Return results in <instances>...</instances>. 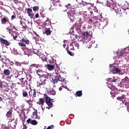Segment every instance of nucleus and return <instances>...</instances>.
Here are the masks:
<instances>
[{
    "label": "nucleus",
    "instance_id": "f257e3e1",
    "mask_svg": "<svg viewBox=\"0 0 129 129\" xmlns=\"http://www.w3.org/2000/svg\"><path fill=\"white\" fill-rule=\"evenodd\" d=\"M82 34V39H81V42L83 44L86 43V47L88 49H90L92 47V43L89 42V40L90 39V33L88 31H83L81 32Z\"/></svg>",
    "mask_w": 129,
    "mask_h": 129
},
{
    "label": "nucleus",
    "instance_id": "f03ea898",
    "mask_svg": "<svg viewBox=\"0 0 129 129\" xmlns=\"http://www.w3.org/2000/svg\"><path fill=\"white\" fill-rule=\"evenodd\" d=\"M121 87H126L129 86V78L127 77H125L122 80V81L120 83Z\"/></svg>",
    "mask_w": 129,
    "mask_h": 129
},
{
    "label": "nucleus",
    "instance_id": "7ed1b4c3",
    "mask_svg": "<svg viewBox=\"0 0 129 129\" xmlns=\"http://www.w3.org/2000/svg\"><path fill=\"white\" fill-rule=\"evenodd\" d=\"M20 41L22 42H19L18 45H19V46H21V47H26V45H30V42L28 39H25L23 38ZM24 43H25V44Z\"/></svg>",
    "mask_w": 129,
    "mask_h": 129
},
{
    "label": "nucleus",
    "instance_id": "20e7f679",
    "mask_svg": "<svg viewBox=\"0 0 129 129\" xmlns=\"http://www.w3.org/2000/svg\"><path fill=\"white\" fill-rule=\"evenodd\" d=\"M51 100L52 99H51V98H50V97L46 96L45 99V102L48 106L46 107V108H48V109H50V108H51V107H53V103L51 102Z\"/></svg>",
    "mask_w": 129,
    "mask_h": 129
},
{
    "label": "nucleus",
    "instance_id": "39448f33",
    "mask_svg": "<svg viewBox=\"0 0 129 129\" xmlns=\"http://www.w3.org/2000/svg\"><path fill=\"white\" fill-rule=\"evenodd\" d=\"M27 14L30 19L32 20H35V14L33 13V10L31 8H28L26 9Z\"/></svg>",
    "mask_w": 129,
    "mask_h": 129
},
{
    "label": "nucleus",
    "instance_id": "423d86ee",
    "mask_svg": "<svg viewBox=\"0 0 129 129\" xmlns=\"http://www.w3.org/2000/svg\"><path fill=\"white\" fill-rule=\"evenodd\" d=\"M67 14L68 18H69L70 20H72V18H73L75 15V11H74V9H70L69 11L67 12Z\"/></svg>",
    "mask_w": 129,
    "mask_h": 129
},
{
    "label": "nucleus",
    "instance_id": "0eeeda50",
    "mask_svg": "<svg viewBox=\"0 0 129 129\" xmlns=\"http://www.w3.org/2000/svg\"><path fill=\"white\" fill-rule=\"evenodd\" d=\"M126 12H125V10L123 8L119 9L118 8L117 10V14L119 15L120 17H122L123 16L125 15Z\"/></svg>",
    "mask_w": 129,
    "mask_h": 129
},
{
    "label": "nucleus",
    "instance_id": "6e6552de",
    "mask_svg": "<svg viewBox=\"0 0 129 129\" xmlns=\"http://www.w3.org/2000/svg\"><path fill=\"white\" fill-rule=\"evenodd\" d=\"M13 114V113L12 112L11 110H10L9 111H8L6 114L8 119H9V121L8 122H12V121H14L15 120V118H13L12 119V114Z\"/></svg>",
    "mask_w": 129,
    "mask_h": 129
},
{
    "label": "nucleus",
    "instance_id": "1a4fd4ad",
    "mask_svg": "<svg viewBox=\"0 0 129 129\" xmlns=\"http://www.w3.org/2000/svg\"><path fill=\"white\" fill-rule=\"evenodd\" d=\"M36 68H39V64L35 63L31 64L30 67L31 73H33V72L35 73Z\"/></svg>",
    "mask_w": 129,
    "mask_h": 129
},
{
    "label": "nucleus",
    "instance_id": "9d476101",
    "mask_svg": "<svg viewBox=\"0 0 129 129\" xmlns=\"http://www.w3.org/2000/svg\"><path fill=\"white\" fill-rule=\"evenodd\" d=\"M60 77V74H56V75L54 77V78L52 79V81L53 82V84H56L59 81Z\"/></svg>",
    "mask_w": 129,
    "mask_h": 129
},
{
    "label": "nucleus",
    "instance_id": "9b49d317",
    "mask_svg": "<svg viewBox=\"0 0 129 129\" xmlns=\"http://www.w3.org/2000/svg\"><path fill=\"white\" fill-rule=\"evenodd\" d=\"M113 68L111 70V72L113 74H116V73H120L121 70L117 68H114V66H113Z\"/></svg>",
    "mask_w": 129,
    "mask_h": 129
},
{
    "label": "nucleus",
    "instance_id": "f8f14e48",
    "mask_svg": "<svg viewBox=\"0 0 129 129\" xmlns=\"http://www.w3.org/2000/svg\"><path fill=\"white\" fill-rule=\"evenodd\" d=\"M101 25H102V29H104L108 25V21L104 19L103 21H101Z\"/></svg>",
    "mask_w": 129,
    "mask_h": 129
},
{
    "label": "nucleus",
    "instance_id": "ddd939ff",
    "mask_svg": "<svg viewBox=\"0 0 129 129\" xmlns=\"http://www.w3.org/2000/svg\"><path fill=\"white\" fill-rule=\"evenodd\" d=\"M0 42H1L2 44H4L5 45H6V46H10V43L9 42V41H8V40L6 39H4L3 38H0Z\"/></svg>",
    "mask_w": 129,
    "mask_h": 129
},
{
    "label": "nucleus",
    "instance_id": "4468645a",
    "mask_svg": "<svg viewBox=\"0 0 129 129\" xmlns=\"http://www.w3.org/2000/svg\"><path fill=\"white\" fill-rule=\"evenodd\" d=\"M83 5L84 7H86L88 9H89L91 7H93L94 4L90 3L84 2Z\"/></svg>",
    "mask_w": 129,
    "mask_h": 129
},
{
    "label": "nucleus",
    "instance_id": "2eb2a0df",
    "mask_svg": "<svg viewBox=\"0 0 129 129\" xmlns=\"http://www.w3.org/2000/svg\"><path fill=\"white\" fill-rule=\"evenodd\" d=\"M94 26L98 28V29H102L101 25V21H96L94 23Z\"/></svg>",
    "mask_w": 129,
    "mask_h": 129
},
{
    "label": "nucleus",
    "instance_id": "dca6fc26",
    "mask_svg": "<svg viewBox=\"0 0 129 129\" xmlns=\"http://www.w3.org/2000/svg\"><path fill=\"white\" fill-rule=\"evenodd\" d=\"M107 86L108 87V88L111 89V90H112L114 91H115V90H117L116 87H115V86H113L112 84H108L107 85Z\"/></svg>",
    "mask_w": 129,
    "mask_h": 129
},
{
    "label": "nucleus",
    "instance_id": "f3484780",
    "mask_svg": "<svg viewBox=\"0 0 129 129\" xmlns=\"http://www.w3.org/2000/svg\"><path fill=\"white\" fill-rule=\"evenodd\" d=\"M52 2V4L54 7H57L58 6V4L60 3V0H50Z\"/></svg>",
    "mask_w": 129,
    "mask_h": 129
},
{
    "label": "nucleus",
    "instance_id": "a211bd4d",
    "mask_svg": "<svg viewBox=\"0 0 129 129\" xmlns=\"http://www.w3.org/2000/svg\"><path fill=\"white\" fill-rule=\"evenodd\" d=\"M21 82L23 84V85H26L28 82H27V79L26 78H22L20 79Z\"/></svg>",
    "mask_w": 129,
    "mask_h": 129
},
{
    "label": "nucleus",
    "instance_id": "6ab92c4d",
    "mask_svg": "<svg viewBox=\"0 0 129 129\" xmlns=\"http://www.w3.org/2000/svg\"><path fill=\"white\" fill-rule=\"evenodd\" d=\"M51 33L52 31L50 30V28H45V33L46 34V35H47V36L51 35Z\"/></svg>",
    "mask_w": 129,
    "mask_h": 129
},
{
    "label": "nucleus",
    "instance_id": "aec40b11",
    "mask_svg": "<svg viewBox=\"0 0 129 129\" xmlns=\"http://www.w3.org/2000/svg\"><path fill=\"white\" fill-rule=\"evenodd\" d=\"M1 22L2 24H5L6 23H7V22H9V19L7 17H4L2 19Z\"/></svg>",
    "mask_w": 129,
    "mask_h": 129
},
{
    "label": "nucleus",
    "instance_id": "412c9836",
    "mask_svg": "<svg viewBox=\"0 0 129 129\" xmlns=\"http://www.w3.org/2000/svg\"><path fill=\"white\" fill-rule=\"evenodd\" d=\"M4 74L6 76H9V75L11 74V71H10V70H5L4 71Z\"/></svg>",
    "mask_w": 129,
    "mask_h": 129
},
{
    "label": "nucleus",
    "instance_id": "4be33fe9",
    "mask_svg": "<svg viewBox=\"0 0 129 129\" xmlns=\"http://www.w3.org/2000/svg\"><path fill=\"white\" fill-rule=\"evenodd\" d=\"M37 75H38V76H43V71L42 70H38L36 71Z\"/></svg>",
    "mask_w": 129,
    "mask_h": 129
},
{
    "label": "nucleus",
    "instance_id": "5701e85b",
    "mask_svg": "<svg viewBox=\"0 0 129 129\" xmlns=\"http://www.w3.org/2000/svg\"><path fill=\"white\" fill-rule=\"evenodd\" d=\"M47 69L49 70V71H51V70H53L54 68H55V66L54 65L51 64H47Z\"/></svg>",
    "mask_w": 129,
    "mask_h": 129
},
{
    "label": "nucleus",
    "instance_id": "b1692460",
    "mask_svg": "<svg viewBox=\"0 0 129 129\" xmlns=\"http://www.w3.org/2000/svg\"><path fill=\"white\" fill-rule=\"evenodd\" d=\"M41 82L39 83V86H41V85H45L46 84V79H40Z\"/></svg>",
    "mask_w": 129,
    "mask_h": 129
},
{
    "label": "nucleus",
    "instance_id": "393cba45",
    "mask_svg": "<svg viewBox=\"0 0 129 129\" xmlns=\"http://www.w3.org/2000/svg\"><path fill=\"white\" fill-rule=\"evenodd\" d=\"M125 97V95H122L121 96L117 97V100H119L120 101H122V100H123Z\"/></svg>",
    "mask_w": 129,
    "mask_h": 129
},
{
    "label": "nucleus",
    "instance_id": "a878e982",
    "mask_svg": "<svg viewBox=\"0 0 129 129\" xmlns=\"http://www.w3.org/2000/svg\"><path fill=\"white\" fill-rule=\"evenodd\" d=\"M107 5L108 6V7H109V8H111L112 9V8H113V6L114 5V4H113V2H107Z\"/></svg>",
    "mask_w": 129,
    "mask_h": 129
},
{
    "label": "nucleus",
    "instance_id": "bb28decb",
    "mask_svg": "<svg viewBox=\"0 0 129 129\" xmlns=\"http://www.w3.org/2000/svg\"><path fill=\"white\" fill-rule=\"evenodd\" d=\"M39 104H40L41 106H43L44 105V98H40L39 100Z\"/></svg>",
    "mask_w": 129,
    "mask_h": 129
},
{
    "label": "nucleus",
    "instance_id": "cd10ccee",
    "mask_svg": "<svg viewBox=\"0 0 129 129\" xmlns=\"http://www.w3.org/2000/svg\"><path fill=\"white\" fill-rule=\"evenodd\" d=\"M37 93H38V92L37 91V90L36 89H33V93L32 94L33 97L36 98L37 97Z\"/></svg>",
    "mask_w": 129,
    "mask_h": 129
},
{
    "label": "nucleus",
    "instance_id": "c85d7f7f",
    "mask_svg": "<svg viewBox=\"0 0 129 129\" xmlns=\"http://www.w3.org/2000/svg\"><path fill=\"white\" fill-rule=\"evenodd\" d=\"M25 55H28V56H30L31 53H32V51L30 49H26L24 52Z\"/></svg>",
    "mask_w": 129,
    "mask_h": 129
},
{
    "label": "nucleus",
    "instance_id": "c756f323",
    "mask_svg": "<svg viewBox=\"0 0 129 129\" xmlns=\"http://www.w3.org/2000/svg\"><path fill=\"white\" fill-rule=\"evenodd\" d=\"M22 95L23 97H28V92L26 91L23 90L22 92Z\"/></svg>",
    "mask_w": 129,
    "mask_h": 129
},
{
    "label": "nucleus",
    "instance_id": "7c9ffc66",
    "mask_svg": "<svg viewBox=\"0 0 129 129\" xmlns=\"http://www.w3.org/2000/svg\"><path fill=\"white\" fill-rule=\"evenodd\" d=\"M77 96L80 97V96H82V91H78L76 93Z\"/></svg>",
    "mask_w": 129,
    "mask_h": 129
},
{
    "label": "nucleus",
    "instance_id": "2f4dec72",
    "mask_svg": "<svg viewBox=\"0 0 129 129\" xmlns=\"http://www.w3.org/2000/svg\"><path fill=\"white\" fill-rule=\"evenodd\" d=\"M31 124H32V125H37L38 124V122H37V120H32Z\"/></svg>",
    "mask_w": 129,
    "mask_h": 129
},
{
    "label": "nucleus",
    "instance_id": "473e14b6",
    "mask_svg": "<svg viewBox=\"0 0 129 129\" xmlns=\"http://www.w3.org/2000/svg\"><path fill=\"white\" fill-rule=\"evenodd\" d=\"M71 39H73V40H76L77 39V35L75 34H71L70 36Z\"/></svg>",
    "mask_w": 129,
    "mask_h": 129
},
{
    "label": "nucleus",
    "instance_id": "72a5a7b5",
    "mask_svg": "<svg viewBox=\"0 0 129 129\" xmlns=\"http://www.w3.org/2000/svg\"><path fill=\"white\" fill-rule=\"evenodd\" d=\"M39 8H40L39 7V6H34L33 7V10L34 12H38V11H39Z\"/></svg>",
    "mask_w": 129,
    "mask_h": 129
},
{
    "label": "nucleus",
    "instance_id": "f704fd0d",
    "mask_svg": "<svg viewBox=\"0 0 129 129\" xmlns=\"http://www.w3.org/2000/svg\"><path fill=\"white\" fill-rule=\"evenodd\" d=\"M49 94H51V95H56V91L54 90H52L49 91Z\"/></svg>",
    "mask_w": 129,
    "mask_h": 129
},
{
    "label": "nucleus",
    "instance_id": "c9c22d12",
    "mask_svg": "<svg viewBox=\"0 0 129 129\" xmlns=\"http://www.w3.org/2000/svg\"><path fill=\"white\" fill-rule=\"evenodd\" d=\"M59 81H61V82H64L65 81V78L61 77V75H60Z\"/></svg>",
    "mask_w": 129,
    "mask_h": 129
},
{
    "label": "nucleus",
    "instance_id": "e433bc0d",
    "mask_svg": "<svg viewBox=\"0 0 129 129\" xmlns=\"http://www.w3.org/2000/svg\"><path fill=\"white\" fill-rule=\"evenodd\" d=\"M75 47H77V49H79V44H78V42L75 41Z\"/></svg>",
    "mask_w": 129,
    "mask_h": 129
},
{
    "label": "nucleus",
    "instance_id": "4c0bfd02",
    "mask_svg": "<svg viewBox=\"0 0 129 129\" xmlns=\"http://www.w3.org/2000/svg\"><path fill=\"white\" fill-rule=\"evenodd\" d=\"M68 49H70V50H74V47L71 45V44H70V46H68Z\"/></svg>",
    "mask_w": 129,
    "mask_h": 129
},
{
    "label": "nucleus",
    "instance_id": "58836bf2",
    "mask_svg": "<svg viewBox=\"0 0 129 129\" xmlns=\"http://www.w3.org/2000/svg\"><path fill=\"white\" fill-rule=\"evenodd\" d=\"M45 76H46V78H50L51 77V74H49L48 73H46L45 74Z\"/></svg>",
    "mask_w": 129,
    "mask_h": 129
},
{
    "label": "nucleus",
    "instance_id": "ea45409f",
    "mask_svg": "<svg viewBox=\"0 0 129 129\" xmlns=\"http://www.w3.org/2000/svg\"><path fill=\"white\" fill-rule=\"evenodd\" d=\"M111 81H112L114 83H116V81H117V79H115L114 77H113V79Z\"/></svg>",
    "mask_w": 129,
    "mask_h": 129
},
{
    "label": "nucleus",
    "instance_id": "a19ab883",
    "mask_svg": "<svg viewBox=\"0 0 129 129\" xmlns=\"http://www.w3.org/2000/svg\"><path fill=\"white\" fill-rule=\"evenodd\" d=\"M67 52L68 53V54H69V55H70L71 56H73V53L68 50H67Z\"/></svg>",
    "mask_w": 129,
    "mask_h": 129
},
{
    "label": "nucleus",
    "instance_id": "79ce46f5",
    "mask_svg": "<svg viewBox=\"0 0 129 129\" xmlns=\"http://www.w3.org/2000/svg\"><path fill=\"white\" fill-rule=\"evenodd\" d=\"M15 19H16V15H12L11 16V21H14V20H15Z\"/></svg>",
    "mask_w": 129,
    "mask_h": 129
},
{
    "label": "nucleus",
    "instance_id": "37998d69",
    "mask_svg": "<svg viewBox=\"0 0 129 129\" xmlns=\"http://www.w3.org/2000/svg\"><path fill=\"white\" fill-rule=\"evenodd\" d=\"M75 41L72 42L70 43L71 46H72L73 47H75Z\"/></svg>",
    "mask_w": 129,
    "mask_h": 129
},
{
    "label": "nucleus",
    "instance_id": "c03bdc74",
    "mask_svg": "<svg viewBox=\"0 0 129 129\" xmlns=\"http://www.w3.org/2000/svg\"><path fill=\"white\" fill-rule=\"evenodd\" d=\"M31 121H32V119L31 118H29L27 120V122L28 124H29V123H31Z\"/></svg>",
    "mask_w": 129,
    "mask_h": 129
},
{
    "label": "nucleus",
    "instance_id": "a18cd8bd",
    "mask_svg": "<svg viewBox=\"0 0 129 129\" xmlns=\"http://www.w3.org/2000/svg\"><path fill=\"white\" fill-rule=\"evenodd\" d=\"M27 28H28V26L25 25V26H23L22 27V29L23 30H27Z\"/></svg>",
    "mask_w": 129,
    "mask_h": 129
},
{
    "label": "nucleus",
    "instance_id": "49530a36",
    "mask_svg": "<svg viewBox=\"0 0 129 129\" xmlns=\"http://www.w3.org/2000/svg\"><path fill=\"white\" fill-rule=\"evenodd\" d=\"M54 127V125H51L50 126H49L47 129H52V128H53Z\"/></svg>",
    "mask_w": 129,
    "mask_h": 129
},
{
    "label": "nucleus",
    "instance_id": "de8ad7c7",
    "mask_svg": "<svg viewBox=\"0 0 129 129\" xmlns=\"http://www.w3.org/2000/svg\"><path fill=\"white\" fill-rule=\"evenodd\" d=\"M0 87L1 88H3L4 87V85H3V82L0 81Z\"/></svg>",
    "mask_w": 129,
    "mask_h": 129
},
{
    "label": "nucleus",
    "instance_id": "09e8293b",
    "mask_svg": "<svg viewBox=\"0 0 129 129\" xmlns=\"http://www.w3.org/2000/svg\"><path fill=\"white\" fill-rule=\"evenodd\" d=\"M19 116H20V118L21 119V120H22L23 121H24L25 120V118L22 117V115L21 114H19Z\"/></svg>",
    "mask_w": 129,
    "mask_h": 129
},
{
    "label": "nucleus",
    "instance_id": "8fccbe9b",
    "mask_svg": "<svg viewBox=\"0 0 129 129\" xmlns=\"http://www.w3.org/2000/svg\"><path fill=\"white\" fill-rule=\"evenodd\" d=\"M88 22L90 24H93V23H94L93 21L91 19H89Z\"/></svg>",
    "mask_w": 129,
    "mask_h": 129
},
{
    "label": "nucleus",
    "instance_id": "3c124183",
    "mask_svg": "<svg viewBox=\"0 0 129 129\" xmlns=\"http://www.w3.org/2000/svg\"><path fill=\"white\" fill-rule=\"evenodd\" d=\"M26 102H27V103H29V104H30V102H32V100L30 99L29 100H26Z\"/></svg>",
    "mask_w": 129,
    "mask_h": 129
},
{
    "label": "nucleus",
    "instance_id": "603ef678",
    "mask_svg": "<svg viewBox=\"0 0 129 129\" xmlns=\"http://www.w3.org/2000/svg\"><path fill=\"white\" fill-rule=\"evenodd\" d=\"M13 39L14 40H17V38H18V36L17 35H13Z\"/></svg>",
    "mask_w": 129,
    "mask_h": 129
},
{
    "label": "nucleus",
    "instance_id": "864d4df0",
    "mask_svg": "<svg viewBox=\"0 0 129 129\" xmlns=\"http://www.w3.org/2000/svg\"><path fill=\"white\" fill-rule=\"evenodd\" d=\"M35 19L36 18V19H38V18H39V13H37L36 15H35Z\"/></svg>",
    "mask_w": 129,
    "mask_h": 129
},
{
    "label": "nucleus",
    "instance_id": "5fc2aeb1",
    "mask_svg": "<svg viewBox=\"0 0 129 129\" xmlns=\"http://www.w3.org/2000/svg\"><path fill=\"white\" fill-rule=\"evenodd\" d=\"M81 21H82V19H81V18H78V21L79 22V23H81Z\"/></svg>",
    "mask_w": 129,
    "mask_h": 129
},
{
    "label": "nucleus",
    "instance_id": "6e6d98bb",
    "mask_svg": "<svg viewBox=\"0 0 129 129\" xmlns=\"http://www.w3.org/2000/svg\"><path fill=\"white\" fill-rule=\"evenodd\" d=\"M67 8H69L70 9V8H71V4H68V5H67Z\"/></svg>",
    "mask_w": 129,
    "mask_h": 129
},
{
    "label": "nucleus",
    "instance_id": "4d7b16f0",
    "mask_svg": "<svg viewBox=\"0 0 129 129\" xmlns=\"http://www.w3.org/2000/svg\"><path fill=\"white\" fill-rule=\"evenodd\" d=\"M16 64L17 65V66H21V63H20V62H16Z\"/></svg>",
    "mask_w": 129,
    "mask_h": 129
},
{
    "label": "nucleus",
    "instance_id": "13d9d810",
    "mask_svg": "<svg viewBox=\"0 0 129 129\" xmlns=\"http://www.w3.org/2000/svg\"><path fill=\"white\" fill-rule=\"evenodd\" d=\"M42 61H43V62H47V57H45L44 59H42Z\"/></svg>",
    "mask_w": 129,
    "mask_h": 129
},
{
    "label": "nucleus",
    "instance_id": "bf43d9fd",
    "mask_svg": "<svg viewBox=\"0 0 129 129\" xmlns=\"http://www.w3.org/2000/svg\"><path fill=\"white\" fill-rule=\"evenodd\" d=\"M45 23H50V20H49V18H47V19L45 21Z\"/></svg>",
    "mask_w": 129,
    "mask_h": 129
},
{
    "label": "nucleus",
    "instance_id": "052dcab7",
    "mask_svg": "<svg viewBox=\"0 0 129 129\" xmlns=\"http://www.w3.org/2000/svg\"><path fill=\"white\" fill-rule=\"evenodd\" d=\"M62 87H64L63 86L60 87L59 88V90H60V91H61V90H62L63 89H62Z\"/></svg>",
    "mask_w": 129,
    "mask_h": 129
},
{
    "label": "nucleus",
    "instance_id": "680f3d73",
    "mask_svg": "<svg viewBox=\"0 0 129 129\" xmlns=\"http://www.w3.org/2000/svg\"><path fill=\"white\" fill-rule=\"evenodd\" d=\"M120 56H123V52L121 51Z\"/></svg>",
    "mask_w": 129,
    "mask_h": 129
},
{
    "label": "nucleus",
    "instance_id": "e2e57ef3",
    "mask_svg": "<svg viewBox=\"0 0 129 129\" xmlns=\"http://www.w3.org/2000/svg\"><path fill=\"white\" fill-rule=\"evenodd\" d=\"M94 11L96 13H97L98 11H97V9L96 8H94Z\"/></svg>",
    "mask_w": 129,
    "mask_h": 129
},
{
    "label": "nucleus",
    "instance_id": "0e129e2a",
    "mask_svg": "<svg viewBox=\"0 0 129 129\" xmlns=\"http://www.w3.org/2000/svg\"><path fill=\"white\" fill-rule=\"evenodd\" d=\"M23 129H27V126L24 125V127Z\"/></svg>",
    "mask_w": 129,
    "mask_h": 129
},
{
    "label": "nucleus",
    "instance_id": "69168bd1",
    "mask_svg": "<svg viewBox=\"0 0 129 129\" xmlns=\"http://www.w3.org/2000/svg\"><path fill=\"white\" fill-rule=\"evenodd\" d=\"M58 7H61V4L60 3H57Z\"/></svg>",
    "mask_w": 129,
    "mask_h": 129
},
{
    "label": "nucleus",
    "instance_id": "338daca9",
    "mask_svg": "<svg viewBox=\"0 0 129 129\" xmlns=\"http://www.w3.org/2000/svg\"><path fill=\"white\" fill-rule=\"evenodd\" d=\"M13 29H14L15 30H16V31H18V29H17L16 27H15V26H13Z\"/></svg>",
    "mask_w": 129,
    "mask_h": 129
},
{
    "label": "nucleus",
    "instance_id": "774afa93",
    "mask_svg": "<svg viewBox=\"0 0 129 129\" xmlns=\"http://www.w3.org/2000/svg\"><path fill=\"white\" fill-rule=\"evenodd\" d=\"M63 48H65V47H66V44H64L63 45Z\"/></svg>",
    "mask_w": 129,
    "mask_h": 129
}]
</instances>
